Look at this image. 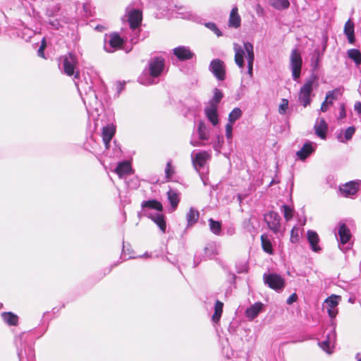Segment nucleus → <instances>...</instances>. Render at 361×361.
Returning <instances> with one entry per match:
<instances>
[{
    "label": "nucleus",
    "mask_w": 361,
    "mask_h": 361,
    "mask_svg": "<svg viewBox=\"0 0 361 361\" xmlns=\"http://www.w3.org/2000/svg\"><path fill=\"white\" fill-rule=\"evenodd\" d=\"M283 208L284 212V218L286 221H289L293 216V209L287 205H283Z\"/></svg>",
    "instance_id": "nucleus-44"
},
{
    "label": "nucleus",
    "mask_w": 361,
    "mask_h": 361,
    "mask_svg": "<svg viewBox=\"0 0 361 361\" xmlns=\"http://www.w3.org/2000/svg\"><path fill=\"white\" fill-rule=\"evenodd\" d=\"M141 207L142 208H148L151 209H155L159 212L163 211L162 204L157 200H150L147 201H144L141 204Z\"/></svg>",
    "instance_id": "nucleus-25"
},
{
    "label": "nucleus",
    "mask_w": 361,
    "mask_h": 361,
    "mask_svg": "<svg viewBox=\"0 0 361 361\" xmlns=\"http://www.w3.org/2000/svg\"><path fill=\"white\" fill-rule=\"evenodd\" d=\"M355 128L353 126L348 127L345 131V138L346 140H349L352 138L355 133Z\"/></svg>",
    "instance_id": "nucleus-46"
},
{
    "label": "nucleus",
    "mask_w": 361,
    "mask_h": 361,
    "mask_svg": "<svg viewBox=\"0 0 361 361\" xmlns=\"http://www.w3.org/2000/svg\"><path fill=\"white\" fill-rule=\"evenodd\" d=\"M341 297L335 295H331L327 299H326L325 302L329 305L331 308H335L338 305V301Z\"/></svg>",
    "instance_id": "nucleus-39"
},
{
    "label": "nucleus",
    "mask_w": 361,
    "mask_h": 361,
    "mask_svg": "<svg viewBox=\"0 0 361 361\" xmlns=\"http://www.w3.org/2000/svg\"><path fill=\"white\" fill-rule=\"evenodd\" d=\"M263 279L270 288L276 291L281 290L285 286V280L276 274H265L263 276Z\"/></svg>",
    "instance_id": "nucleus-4"
},
{
    "label": "nucleus",
    "mask_w": 361,
    "mask_h": 361,
    "mask_svg": "<svg viewBox=\"0 0 361 361\" xmlns=\"http://www.w3.org/2000/svg\"><path fill=\"white\" fill-rule=\"evenodd\" d=\"M151 219L159 227L163 233H165L166 228V224L164 219V216L161 214H157L155 216H152Z\"/></svg>",
    "instance_id": "nucleus-30"
},
{
    "label": "nucleus",
    "mask_w": 361,
    "mask_h": 361,
    "mask_svg": "<svg viewBox=\"0 0 361 361\" xmlns=\"http://www.w3.org/2000/svg\"><path fill=\"white\" fill-rule=\"evenodd\" d=\"M322 348L323 350L326 351L327 353H330V351L329 350V342L327 341H323L322 343Z\"/></svg>",
    "instance_id": "nucleus-51"
},
{
    "label": "nucleus",
    "mask_w": 361,
    "mask_h": 361,
    "mask_svg": "<svg viewBox=\"0 0 361 361\" xmlns=\"http://www.w3.org/2000/svg\"><path fill=\"white\" fill-rule=\"evenodd\" d=\"M264 221L268 227L275 233H278L281 228L279 215L275 212H269L264 216Z\"/></svg>",
    "instance_id": "nucleus-6"
},
{
    "label": "nucleus",
    "mask_w": 361,
    "mask_h": 361,
    "mask_svg": "<svg viewBox=\"0 0 361 361\" xmlns=\"http://www.w3.org/2000/svg\"><path fill=\"white\" fill-rule=\"evenodd\" d=\"M261 241H262L263 250L266 252H267L269 254H271L273 252L272 245H271L270 240L267 238V237L264 235H262L261 236Z\"/></svg>",
    "instance_id": "nucleus-37"
},
{
    "label": "nucleus",
    "mask_w": 361,
    "mask_h": 361,
    "mask_svg": "<svg viewBox=\"0 0 361 361\" xmlns=\"http://www.w3.org/2000/svg\"><path fill=\"white\" fill-rule=\"evenodd\" d=\"M244 49L247 54V73L248 74L252 77V69H253V63H254V59H255V54H254V49L253 45L250 42H245L244 44Z\"/></svg>",
    "instance_id": "nucleus-11"
},
{
    "label": "nucleus",
    "mask_w": 361,
    "mask_h": 361,
    "mask_svg": "<svg viewBox=\"0 0 361 361\" xmlns=\"http://www.w3.org/2000/svg\"><path fill=\"white\" fill-rule=\"evenodd\" d=\"M116 133V126L114 124H109L102 128V137L105 147L109 149L110 142Z\"/></svg>",
    "instance_id": "nucleus-9"
},
{
    "label": "nucleus",
    "mask_w": 361,
    "mask_h": 361,
    "mask_svg": "<svg viewBox=\"0 0 361 361\" xmlns=\"http://www.w3.org/2000/svg\"><path fill=\"white\" fill-rule=\"evenodd\" d=\"M165 66V61L161 57L154 58L149 64L150 75L152 77H158L164 71Z\"/></svg>",
    "instance_id": "nucleus-7"
},
{
    "label": "nucleus",
    "mask_w": 361,
    "mask_h": 361,
    "mask_svg": "<svg viewBox=\"0 0 361 361\" xmlns=\"http://www.w3.org/2000/svg\"><path fill=\"white\" fill-rule=\"evenodd\" d=\"M298 299V296L295 293L292 294L288 299L287 302L288 304H292L293 302H295Z\"/></svg>",
    "instance_id": "nucleus-50"
},
{
    "label": "nucleus",
    "mask_w": 361,
    "mask_h": 361,
    "mask_svg": "<svg viewBox=\"0 0 361 361\" xmlns=\"http://www.w3.org/2000/svg\"><path fill=\"white\" fill-rule=\"evenodd\" d=\"M1 317L5 323L9 326H17L19 318L18 315L11 312H4L1 313Z\"/></svg>",
    "instance_id": "nucleus-23"
},
{
    "label": "nucleus",
    "mask_w": 361,
    "mask_h": 361,
    "mask_svg": "<svg viewBox=\"0 0 361 361\" xmlns=\"http://www.w3.org/2000/svg\"><path fill=\"white\" fill-rule=\"evenodd\" d=\"M109 44L113 48H121L123 44V39L118 33L114 32L109 35Z\"/></svg>",
    "instance_id": "nucleus-28"
},
{
    "label": "nucleus",
    "mask_w": 361,
    "mask_h": 361,
    "mask_svg": "<svg viewBox=\"0 0 361 361\" xmlns=\"http://www.w3.org/2000/svg\"><path fill=\"white\" fill-rule=\"evenodd\" d=\"M348 56L352 59L356 66L361 64V51L357 49H350L347 51Z\"/></svg>",
    "instance_id": "nucleus-29"
},
{
    "label": "nucleus",
    "mask_w": 361,
    "mask_h": 361,
    "mask_svg": "<svg viewBox=\"0 0 361 361\" xmlns=\"http://www.w3.org/2000/svg\"><path fill=\"white\" fill-rule=\"evenodd\" d=\"M316 135L322 139L326 137L328 125L324 118H321L318 124L314 126Z\"/></svg>",
    "instance_id": "nucleus-18"
},
{
    "label": "nucleus",
    "mask_w": 361,
    "mask_h": 361,
    "mask_svg": "<svg viewBox=\"0 0 361 361\" xmlns=\"http://www.w3.org/2000/svg\"><path fill=\"white\" fill-rule=\"evenodd\" d=\"M357 361H361V356L358 358Z\"/></svg>",
    "instance_id": "nucleus-55"
},
{
    "label": "nucleus",
    "mask_w": 361,
    "mask_h": 361,
    "mask_svg": "<svg viewBox=\"0 0 361 361\" xmlns=\"http://www.w3.org/2000/svg\"><path fill=\"white\" fill-rule=\"evenodd\" d=\"M197 133L200 140H207L209 139L207 127L202 121H200L198 123Z\"/></svg>",
    "instance_id": "nucleus-32"
},
{
    "label": "nucleus",
    "mask_w": 361,
    "mask_h": 361,
    "mask_svg": "<svg viewBox=\"0 0 361 361\" xmlns=\"http://www.w3.org/2000/svg\"><path fill=\"white\" fill-rule=\"evenodd\" d=\"M316 79L315 76H312L301 87L299 92V100L304 107L308 106L311 102L310 94L312 92V85Z\"/></svg>",
    "instance_id": "nucleus-2"
},
{
    "label": "nucleus",
    "mask_w": 361,
    "mask_h": 361,
    "mask_svg": "<svg viewBox=\"0 0 361 361\" xmlns=\"http://www.w3.org/2000/svg\"><path fill=\"white\" fill-rule=\"evenodd\" d=\"M359 181H350L339 188L341 195L345 197L355 195L359 190Z\"/></svg>",
    "instance_id": "nucleus-8"
},
{
    "label": "nucleus",
    "mask_w": 361,
    "mask_h": 361,
    "mask_svg": "<svg viewBox=\"0 0 361 361\" xmlns=\"http://www.w3.org/2000/svg\"><path fill=\"white\" fill-rule=\"evenodd\" d=\"M46 47H47L46 39L43 38L41 42V45L37 51V55L42 59H46L45 55H44V50H45Z\"/></svg>",
    "instance_id": "nucleus-42"
},
{
    "label": "nucleus",
    "mask_w": 361,
    "mask_h": 361,
    "mask_svg": "<svg viewBox=\"0 0 361 361\" xmlns=\"http://www.w3.org/2000/svg\"><path fill=\"white\" fill-rule=\"evenodd\" d=\"M340 93L338 89H335L333 91H329L326 95V100L328 101L329 105L333 104L334 100L337 99L338 94Z\"/></svg>",
    "instance_id": "nucleus-38"
},
{
    "label": "nucleus",
    "mask_w": 361,
    "mask_h": 361,
    "mask_svg": "<svg viewBox=\"0 0 361 361\" xmlns=\"http://www.w3.org/2000/svg\"><path fill=\"white\" fill-rule=\"evenodd\" d=\"M132 171L131 164L129 161H123L118 164L115 169V172L119 177L130 174Z\"/></svg>",
    "instance_id": "nucleus-19"
},
{
    "label": "nucleus",
    "mask_w": 361,
    "mask_h": 361,
    "mask_svg": "<svg viewBox=\"0 0 361 361\" xmlns=\"http://www.w3.org/2000/svg\"><path fill=\"white\" fill-rule=\"evenodd\" d=\"M78 59L75 55L68 53L63 56V72L68 76L73 75L75 78H80L79 71H75L78 65Z\"/></svg>",
    "instance_id": "nucleus-1"
},
{
    "label": "nucleus",
    "mask_w": 361,
    "mask_h": 361,
    "mask_svg": "<svg viewBox=\"0 0 361 361\" xmlns=\"http://www.w3.org/2000/svg\"><path fill=\"white\" fill-rule=\"evenodd\" d=\"M307 238L313 252H319L322 250V247L319 245L320 239L317 232L312 230L307 231Z\"/></svg>",
    "instance_id": "nucleus-12"
},
{
    "label": "nucleus",
    "mask_w": 361,
    "mask_h": 361,
    "mask_svg": "<svg viewBox=\"0 0 361 361\" xmlns=\"http://www.w3.org/2000/svg\"><path fill=\"white\" fill-rule=\"evenodd\" d=\"M329 104L328 103V101H326L325 99V101L322 104V106H321V110L323 111V112H325L326 110H327V106Z\"/></svg>",
    "instance_id": "nucleus-53"
},
{
    "label": "nucleus",
    "mask_w": 361,
    "mask_h": 361,
    "mask_svg": "<svg viewBox=\"0 0 361 361\" xmlns=\"http://www.w3.org/2000/svg\"><path fill=\"white\" fill-rule=\"evenodd\" d=\"M232 123H228L226 125V136L228 139H231L232 137V130L233 126Z\"/></svg>",
    "instance_id": "nucleus-47"
},
{
    "label": "nucleus",
    "mask_w": 361,
    "mask_h": 361,
    "mask_svg": "<svg viewBox=\"0 0 361 361\" xmlns=\"http://www.w3.org/2000/svg\"><path fill=\"white\" fill-rule=\"evenodd\" d=\"M288 108V100L287 99H282L281 104L279 105V112L280 114H285Z\"/></svg>",
    "instance_id": "nucleus-41"
},
{
    "label": "nucleus",
    "mask_w": 361,
    "mask_h": 361,
    "mask_svg": "<svg viewBox=\"0 0 361 361\" xmlns=\"http://www.w3.org/2000/svg\"><path fill=\"white\" fill-rule=\"evenodd\" d=\"M270 1L271 6L276 9H285L290 6L288 0H270Z\"/></svg>",
    "instance_id": "nucleus-35"
},
{
    "label": "nucleus",
    "mask_w": 361,
    "mask_h": 361,
    "mask_svg": "<svg viewBox=\"0 0 361 361\" xmlns=\"http://www.w3.org/2000/svg\"><path fill=\"white\" fill-rule=\"evenodd\" d=\"M168 199L170 202L171 207L173 211L176 210L180 202L178 193L172 189H170L167 192Z\"/></svg>",
    "instance_id": "nucleus-26"
},
{
    "label": "nucleus",
    "mask_w": 361,
    "mask_h": 361,
    "mask_svg": "<svg viewBox=\"0 0 361 361\" xmlns=\"http://www.w3.org/2000/svg\"><path fill=\"white\" fill-rule=\"evenodd\" d=\"M313 152V148L310 142H306L303 145L302 148L297 152V156L301 159L305 160Z\"/></svg>",
    "instance_id": "nucleus-24"
},
{
    "label": "nucleus",
    "mask_w": 361,
    "mask_h": 361,
    "mask_svg": "<svg viewBox=\"0 0 361 361\" xmlns=\"http://www.w3.org/2000/svg\"><path fill=\"white\" fill-rule=\"evenodd\" d=\"M263 304L262 302H256L247 309L245 314L247 318L253 319L259 314L262 309Z\"/></svg>",
    "instance_id": "nucleus-22"
},
{
    "label": "nucleus",
    "mask_w": 361,
    "mask_h": 361,
    "mask_svg": "<svg viewBox=\"0 0 361 361\" xmlns=\"http://www.w3.org/2000/svg\"><path fill=\"white\" fill-rule=\"evenodd\" d=\"M199 216V212L193 208H191L186 216L188 224L190 226L195 224L197 221Z\"/></svg>",
    "instance_id": "nucleus-33"
},
{
    "label": "nucleus",
    "mask_w": 361,
    "mask_h": 361,
    "mask_svg": "<svg viewBox=\"0 0 361 361\" xmlns=\"http://www.w3.org/2000/svg\"><path fill=\"white\" fill-rule=\"evenodd\" d=\"M241 116L242 111L239 108L233 109L228 115V123L233 124Z\"/></svg>",
    "instance_id": "nucleus-36"
},
{
    "label": "nucleus",
    "mask_w": 361,
    "mask_h": 361,
    "mask_svg": "<svg viewBox=\"0 0 361 361\" xmlns=\"http://www.w3.org/2000/svg\"><path fill=\"white\" fill-rule=\"evenodd\" d=\"M338 138L343 142V140H342V137H341V135L338 136Z\"/></svg>",
    "instance_id": "nucleus-54"
},
{
    "label": "nucleus",
    "mask_w": 361,
    "mask_h": 361,
    "mask_svg": "<svg viewBox=\"0 0 361 361\" xmlns=\"http://www.w3.org/2000/svg\"><path fill=\"white\" fill-rule=\"evenodd\" d=\"M209 71L219 80H224L226 78V67L223 61L216 59L211 61Z\"/></svg>",
    "instance_id": "nucleus-5"
},
{
    "label": "nucleus",
    "mask_w": 361,
    "mask_h": 361,
    "mask_svg": "<svg viewBox=\"0 0 361 361\" xmlns=\"http://www.w3.org/2000/svg\"><path fill=\"white\" fill-rule=\"evenodd\" d=\"M209 228L212 233L219 235L221 232V224L220 221H214L213 219H209Z\"/></svg>",
    "instance_id": "nucleus-34"
},
{
    "label": "nucleus",
    "mask_w": 361,
    "mask_h": 361,
    "mask_svg": "<svg viewBox=\"0 0 361 361\" xmlns=\"http://www.w3.org/2000/svg\"><path fill=\"white\" fill-rule=\"evenodd\" d=\"M224 97V94L218 88H215L214 90V96L213 98L209 101V106H215L218 108V104L220 103L221 100Z\"/></svg>",
    "instance_id": "nucleus-31"
},
{
    "label": "nucleus",
    "mask_w": 361,
    "mask_h": 361,
    "mask_svg": "<svg viewBox=\"0 0 361 361\" xmlns=\"http://www.w3.org/2000/svg\"><path fill=\"white\" fill-rule=\"evenodd\" d=\"M290 63L292 69V74L294 80H297L300 76L302 59L301 54L298 49L292 50L290 56Z\"/></svg>",
    "instance_id": "nucleus-3"
},
{
    "label": "nucleus",
    "mask_w": 361,
    "mask_h": 361,
    "mask_svg": "<svg viewBox=\"0 0 361 361\" xmlns=\"http://www.w3.org/2000/svg\"><path fill=\"white\" fill-rule=\"evenodd\" d=\"M217 109V107L209 106L204 109L207 118L213 126H216L219 123Z\"/></svg>",
    "instance_id": "nucleus-16"
},
{
    "label": "nucleus",
    "mask_w": 361,
    "mask_h": 361,
    "mask_svg": "<svg viewBox=\"0 0 361 361\" xmlns=\"http://www.w3.org/2000/svg\"><path fill=\"white\" fill-rule=\"evenodd\" d=\"M240 25L241 18L238 14V8L235 6L232 8L229 16L228 26L231 27L238 28Z\"/></svg>",
    "instance_id": "nucleus-15"
},
{
    "label": "nucleus",
    "mask_w": 361,
    "mask_h": 361,
    "mask_svg": "<svg viewBox=\"0 0 361 361\" xmlns=\"http://www.w3.org/2000/svg\"><path fill=\"white\" fill-rule=\"evenodd\" d=\"M354 108H355V110L358 113V114H361V102H356L355 106H354Z\"/></svg>",
    "instance_id": "nucleus-52"
},
{
    "label": "nucleus",
    "mask_w": 361,
    "mask_h": 361,
    "mask_svg": "<svg viewBox=\"0 0 361 361\" xmlns=\"http://www.w3.org/2000/svg\"><path fill=\"white\" fill-rule=\"evenodd\" d=\"M233 49L235 51V62L239 68H243L244 66V54L245 50L237 44H234Z\"/></svg>",
    "instance_id": "nucleus-17"
},
{
    "label": "nucleus",
    "mask_w": 361,
    "mask_h": 361,
    "mask_svg": "<svg viewBox=\"0 0 361 361\" xmlns=\"http://www.w3.org/2000/svg\"><path fill=\"white\" fill-rule=\"evenodd\" d=\"M165 173L166 178H167L168 180H169L171 178L173 174L174 173V170L172 169L171 162L167 163Z\"/></svg>",
    "instance_id": "nucleus-45"
},
{
    "label": "nucleus",
    "mask_w": 361,
    "mask_h": 361,
    "mask_svg": "<svg viewBox=\"0 0 361 361\" xmlns=\"http://www.w3.org/2000/svg\"><path fill=\"white\" fill-rule=\"evenodd\" d=\"M345 117H346V113H345V105H344V104H341L338 119H343Z\"/></svg>",
    "instance_id": "nucleus-48"
},
{
    "label": "nucleus",
    "mask_w": 361,
    "mask_h": 361,
    "mask_svg": "<svg viewBox=\"0 0 361 361\" xmlns=\"http://www.w3.org/2000/svg\"><path fill=\"white\" fill-rule=\"evenodd\" d=\"M290 240L293 243H297L300 240L299 228L294 226L290 231Z\"/></svg>",
    "instance_id": "nucleus-40"
},
{
    "label": "nucleus",
    "mask_w": 361,
    "mask_h": 361,
    "mask_svg": "<svg viewBox=\"0 0 361 361\" xmlns=\"http://www.w3.org/2000/svg\"><path fill=\"white\" fill-rule=\"evenodd\" d=\"M327 312L329 315L330 317L331 318H334L338 312V311L336 310H335L334 308H329L328 310H327Z\"/></svg>",
    "instance_id": "nucleus-49"
},
{
    "label": "nucleus",
    "mask_w": 361,
    "mask_h": 361,
    "mask_svg": "<svg viewBox=\"0 0 361 361\" xmlns=\"http://www.w3.org/2000/svg\"><path fill=\"white\" fill-rule=\"evenodd\" d=\"M128 23L130 27L133 30L137 28L142 20V13L140 10L133 9L128 13Z\"/></svg>",
    "instance_id": "nucleus-10"
},
{
    "label": "nucleus",
    "mask_w": 361,
    "mask_h": 361,
    "mask_svg": "<svg viewBox=\"0 0 361 361\" xmlns=\"http://www.w3.org/2000/svg\"><path fill=\"white\" fill-rule=\"evenodd\" d=\"M208 157L209 155L206 152L197 153L193 159V164L195 169L197 170L202 168L205 165Z\"/></svg>",
    "instance_id": "nucleus-20"
},
{
    "label": "nucleus",
    "mask_w": 361,
    "mask_h": 361,
    "mask_svg": "<svg viewBox=\"0 0 361 361\" xmlns=\"http://www.w3.org/2000/svg\"><path fill=\"white\" fill-rule=\"evenodd\" d=\"M224 303L219 300H216L214 305V312L212 319L215 324L219 323L223 313Z\"/></svg>",
    "instance_id": "nucleus-27"
},
{
    "label": "nucleus",
    "mask_w": 361,
    "mask_h": 361,
    "mask_svg": "<svg viewBox=\"0 0 361 361\" xmlns=\"http://www.w3.org/2000/svg\"><path fill=\"white\" fill-rule=\"evenodd\" d=\"M173 54L180 60L185 61L193 57L194 54L185 47H178L173 49Z\"/></svg>",
    "instance_id": "nucleus-13"
},
{
    "label": "nucleus",
    "mask_w": 361,
    "mask_h": 361,
    "mask_svg": "<svg viewBox=\"0 0 361 361\" xmlns=\"http://www.w3.org/2000/svg\"><path fill=\"white\" fill-rule=\"evenodd\" d=\"M344 34L346 35L348 42L350 44H354L355 42V24L351 19H348L343 28Z\"/></svg>",
    "instance_id": "nucleus-14"
},
{
    "label": "nucleus",
    "mask_w": 361,
    "mask_h": 361,
    "mask_svg": "<svg viewBox=\"0 0 361 361\" xmlns=\"http://www.w3.org/2000/svg\"><path fill=\"white\" fill-rule=\"evenodd\" d=\"M338 235L340 238V241L343 245L346 244L350 240L351 238V233L349 228L345 224L340 225L338 229Z\"/></svg>",
    "instance_id": "nucleus-21"
},
{
    "label": "nucleus",
    "mask_w": 361,
    "mask_h": 361,
    "mask_svg": "<svg viewBox=\"0 0 361 361\" xmlns=\"http://www.w3.org/2000/svg\"><path fill=\"white\" fill-rule=\"evenodd\" d=\"M205 26L213 31L218 37H220L222 35L221 32L219 30V29L217 27L216 24L214 23H207L205 24Z\"/></svg>",
    "instance_id": "nucleus-43"
}]
</instances>
